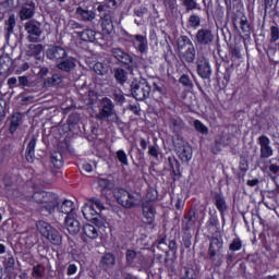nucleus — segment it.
<instances>
[{"label":"nucleus","mask_w":279,"mask_h":279,"mask_svg":"<svg viewBox=\"0 0 279 279\" xmlns=\"http://www.w3.org/2000/svg\"><path fill=\"white\" fill-rule=\"evenodd\" d=\"M33 199L40 205V211L53 215L58 208V196L51 192H35Z\"/></svg>","instance_id":"1"},{"label":"nucleus","mask_w":279,"mask_h":279,"mask_svg":"<svg viewBox=\"0 0 279 279\" xmlns=\"http://www.w3.org/2000/svg\"><path fill=\"white\" fill-rule=\"evenodd\" d=\"M116 199L122 208H136L141 206L143 197L141 193L134 191H126L125 189H119L116 192Z\"/></svg>","instance_id":"2"},{"label":"nucleus","mask_w":279,"mask_h":279,"mask_svg":"<svg viewBox=\"0 0 279 279\" xmlns=\"http://www.w3.org/2000/svg\"><path fill=\"white\" fill-rule=\"evenodd\" d=\"M223 240L219 238H210L207 256L214 267L223 265Z\"/></svg>","instance_id":"3"},{"label":"nucleus","mask_w":279,"mask_h":279,"mask_svg":"<svg viewBox=\"0 0 279 279\" xmlns=\"http://www.w3.org/2000/svg\"><path fill=\"white\" fill-rule=\"evenodd\" d=\"M36 226L41 236L50 241L52 245H62V234L59 230L43 220H39Z\"/></svg>","instance_id":"4"},{"label":"nucleus","mask_w":279,"mask_h":279,"mask_svg":"<svg viewBox=\"0 0 279 279\" xmlns=\"http://www.w3.org/2000/svg\"><path fill=\"white\" fill-rule=\"evenodd\" d=\"M97 121H104V119H110L111 123H119V114L114 109V102L110 98L101 99V109L96 114Z\"/></svg>","instance_id":"5"},{"label":"nucleus","mask_w":279,"mask_h":279,"mask_svg":"<svg viewBox=\"0 0 279 279\" xmlns=\"http://www.w3.org/2000/svg\"><path fill=\"white\" fill-rule=\"evenodd\" d=\"M131 93L137 101H145L151 93V86L145 78L134 80L131 83Z\"/></svg>","instance_id":"6"},{"label":"nucleus","mask_w":279,"mask_h":279,"mask_svg":"<svg viewBox=\"0 0 279 279\" xmlns=\"http://www.w3.org/2000/svg\"><path fill=\"white\" fill-rule=\"evenodd\" d=\"M21 5L17 13L21 21H32L36 14V2L34 0H17Z\"/></svg>","instance_id":"7"},{"label":"nucleus","mask_w":279,"mask_h":279,"mask_svg":"<svg viewBox=\"0 0 279 279\" xmlns=\"http://www.w3.org/2000/svg\"><path fill=\"white\" fill-rule=\"evenodd\" d=\"M24 29L28 34L27 40L29 43H38V39L43 36V23L36 20L26 22Z\"/></svg>","instance_id":"8"},{"label":"nucleus","mask_w":279,"mask_h":279,"mask_svg":"<svg viewBox=\"0 0 279 279\" xmlns=\"http://www.w3.org/2000/svg\"><path fill=\"white\" fill-rule=\"evenodd\" d=\"M196 45L210 47L215 43V33L210 28H199L194 37Z\"/></svg>","instance_id":"9"},{"label":"nucleus","mask_w":279,"mask_h":279,"mask_svg":"<svg viewBox=\"0 0 279 279\" xmlns=\"http://www.w3.org/2000/svg\"><path fill=\"white\" fill-rule=\"evenodd\" d=\"M259 145V158L260 160H267L274 156V148L271 147V140L266 135H260L257 138Z\"/></svg>","instance_id":"10"},{"label":"nucleus","mask_w":279,"mask_h":279,"mask_svg":"<svg viewBox=\"0 0 279 279\" xmlns=\"http://www.w3.org/2000/svg\"><path fill=\"white\" fill-rule=\"evenodd\" d=\"M197 74L203 80H210L213 75V70L210 69V61L204 56H198L196 59Z\"/></svg>","instance_id":"11"},{"label":"nucleus","mask_w":279,"mask_h":279,"mask_svg":"<svg viewBox=\"0 0 279 279\" xmlns=\"http://www.w3.org/2000/svg\"><path fill=\"white\" fill-rule=\"evenodd\" d=\"M142 215L145 219V223L153 226L154 221H156V205L151 202L143 203Z\"/></svg>","instance_id":"12"},{"label":"nucleus","mask_w":279,"mask_h":279,"mask_svg":"<svg viewBox=\"0 0 279 279\" xmlns=\"http://www.w3.org/2000/svg\"><path fill=\"white\" fill-rule=\"evenodd\" d=\"M69 53H66V49L61 46H50L46 51V57L48 60H52V62H59V60H64Z\"/></svg>","instance_id":"13"},{"label":"nucleus","mask_w":279,"mask_h":279,"mask_svg":"<svg viewBox=\"0 0 279 279\" xmlns=\"http://www.w3.org/2000/svg\"><path fill=\"white\" fill-rule=\"evenodd\" d=\"M82 213H83V217L85 219H87V221H94V223H96V226H98V228H101V226H104V223H101V221H99V211L97 209H95V207L93 205H88L86 204L83 208H82Z\"/></svg>","instance_id":"14"},{"label":"nucleus","mask_w":279,"mask_h":279,"mask_svg":"<svg viewBox=\"0 0 279 279\" xmlns=\"http://www.w3.org/2000/svg\"><path fill=\"white\" fill-rule=\"evenodd\" d=\"M111 53L116 60L122 62V64H132L134 62V58L130 56L128 52L123 51L121 48H112Z\"/></svg>","instance_id":"15"},{"label":"nucleus","mask_w":279,"mask_h":279,"mask_svg":"<svg viewBox=\"0 0 279 279\" xmlns=\"http://www.w3.org/2000/svg\"><path fill=\"white\" fill-rule=\"evenodd\" d=\"M114 13L112 11H108L101 17V27L106 34H110L112 29H114Z\"/></svg>","instance_id":"16"},{"label":"nucleus","mask_w":279,"mask_h":279,"mask_svg":"<svg viewBox=\"0 0 279 279\" xmlns=\"http://www.w3.org/2000/svg\"><path fill=\"white\" fill-rule=\"evenodd\" d=\"M76 16L78 21H83V23H93L97 14H95V11L93 10H86V9H83L82 7H78L76 9Z\"/></svg>","instance_id":"17"},{"label":"nucleus","mask_w":279,"mask_h":279,"mask_svg":"<svg viewBox=\"0 0 279 279\" xmlns=\"http://www.w3.org/2000/svg\"><path fill=\"white\" fill-rule=\"evenodd\" d=\"M195 223H197V216H195V211H189L182 220V230L184 232H189V230L195 228Z\"/></svg>","instance_id":"18"},{"label":"nucleus","mask_w":279,"mask_h":279,"mask_svg":"<svg viewBox=\"0 0 279 279\" xmlns=\"http://www.w3.org/2000/svg\"><path fill=\"white\" fill-rule=\"evenodd\" d=\"M36 136H32L27 147H26V153H25V158L27 162H34V159L36 158V143H37Z\"/></svg>","instance_id":"19"},{"label":"nucleus","mask_w":279,"mask_h":279,"mask_svg":"<svg viewBox=\"0 0 279 279\" xmlns=\"http://www.w3.org/2000/svg\"><path fill=\"white\" fill-rule=\"evenodd\" d=\"M12 58L8 54H3L0 57V75H8L12 69Z\"/></svg>","instance_id":"20"},{"label":"nucleus","mask_w":279,"mask_h":279,"mask_svg":"<svg viewBox=\"0 0 279 279\" xmlns=\"http://www.w3.org/2000/svg\"><path fill=\"white\" fill-rule=\"evenodd\" d=\"M65 228L70 234H77V232H80V228H81L80 220H77L71 216H66L65 217Z\"/></svg>","instance_id":"21"},{"label":"nucleus","mask_w":279,"mask_h":279,"mask_svg":"<svg viewBox=\"0 0 279 279\" xmlns=\"http://www.w3.org/2000/svg\"><path fill=\"white\" fill-rule=\"evenodd\" d=\"M116 263H117V258L112 255V253L105 254L100 259V266L106 271H108V269H112Z\"/></svg>","instance_id":"22"},{"label":"nucleus","mask_w":279,"mask_h":279,"mask_svg":"<svg viewBox=\"0 0 279 279\" xmlns=\"http://www.w3.org/2000/svg\"><path fill=\"white\" fill-rule=\"evenodd\" d=\"M76 35L84 43H95V40H97V36L99 34H96L95 31L88 28V29H85L82 32H77Z\"/></svg>","instance_id":"23"},{"label":"nucleus","mask_w":279,"mask_h":279,"mask_svg":"<svg viewBox=\"0 0 279 279\" xmlns=\"http://www.w3.org/2000/svg\"><path fill=\"white\" fill-rule=\"evenodd\" d=\"M134 47L140 51V53H147V37L143 35H134Z\"/></svg>","instance_id":"24"},{"label":"nucleus","mask_w":279,"mask_h":279,"mask_svg":"<svg viewBox=\"0 0 279 279\" xmlns=\"http://www.w3.org/2000/svg\"><path fill=\"white\" fill-rule=\"evenodd\" d=\"M57 69H59V71H63L64 73H71V71L75 69V59L68 58L63 61H60L57 64Z\"/></svg>","instance_id":"25"},{"label":"nucleus","mask_w":279,"mask_h":279,"mask_svg":"<svg viewBox=\"0 0 279 279\" xmlns=\"http://www.w3.org/2000/svg\"><path fill=\"white\" fill-rule=\"evenodd\" d=\"M178 156L182 162H189L193 158V149L189 145H184L178 150Z\"/></svg>","instance_id":"26"},{"label":"nucleus","mask_w":279,"mask_h":279,"mask_svg":"<svg viewBox=\"0 0 279 279\" xmlns=\"http://www.w3.org/2000/svg\"><path fill=\"white\" fill-rule=\"evenodd\" d=\"M113 77L118 84L123 86L128 82V71L121 68L113 69Z\"/></svg>","instance_id":"27"},{"label":"nucleus","mask_w":279,"mask_h":279,"mask_svg":"<svg viewBox=\"0 0 279 279\" xmlns=\"http://www.w3.org/2000/svg\"><path fill=\"white\" fill-rule=\"evenodd\" d=\"M45 51V46L43 44H31L28 45V53L34 56L37 60H40L43 56H40Z\"/></svg>","instance_id":"28"},{"label":"nucleus","mask_w":279,"mask_h":279,"mask_svg":"<svg viewBox=\"0 0 279 279\" xmlns=\"http://www.w3.org/2000/svg\"><path fill=\"white\" fill-rule=\"evenodd\" d=\"M83 233L87 239L95 240L99 236V230L93 225H85L83 227Z\"/></svg>","instance_id":"29"},{"label":"nucleus","mask_w":279,"mask_h":279,"mask_svg":"<svg viewBox=\"0 0 279 279\" xmlns=\"http://www.w3.org/2000/svg\"><path fill=\"white\" fill-rule=\"evenodd\" d=\"M2 265H3L4 271L7 274H12V271H14V267L16 265L14 256H12V254H8V256L4 257Z\"/></svg>","instance_id":"30"},{"label":"nucleus","mask_w":279,"mask_h":279,"mask_svg":"<svg viewBox=\"0 0 279 279\" xmlns=\"http://www.w3.org/2000/svg\"><path fill=\"white\" fill-rule=\"evenodd\" d=\"M21 123H23V116L19 112L14 113L11 117V124H10L11 134H14V132H16V130H19Z\"/></svg>","instance_id":"31"},{"label":"nucleus","mask_w":279,"mask_h":279,"mask_svg":"<svg viewBox=\"0 0 279 279\" xmlns=\"http://www.w3.org/2000/svg\"><path fill=\"white\" fill-rule=\"evenodd\" d=\"M51 165H53L54 169H62V165H64V158L62 157V153L54 151L50 156Z\"/></svg>","instance_id":"32"},{"label":"nucleus","mask_w":279,"mask_h":279,"mask_svg":"<svg viewBox=\"0 0 279 279\" xmlns=\"http://www.w3.org/2000/svg\"><path fill=\"white\" fill-rule=\"evenodd\" d=\"M182 62H187L189 64H192V62H195V47L190 46L185 52L181 56Z\"/></svg>","instance_id":"33"},{"label":"nucleus","mask_w":279,"mask_h":279,"mask_svg":"<svg viewBox=\"0 0 279 279\" xmlns=\"http://www.w3.org/2000/svg\"><path fill=\"white\" fill-rule=\"evenodd\" d=\"M215 199V206L219 210V213H226L227 206H226V198H223V195L219 193L214 194Z\"/></svg>","instance_id":"34"},{"label":"nucleus","mask_w":279,"mask_h":279,"mask_svg":"<svg viewBox=\"0 0 279 279\" xmlns=\"http://www.w3.org/2000/svg\"><path fill=\"white\" fill-rule=\"evenodd\" d=\"M169 128L174 134H180V132H182V128H184V122L180 119L171 118L169 120Z\"/></svg>","instance_id":"35"},{"label":"nucleus","mask_w":279,"mask_h":279,"mask_svg":"<svg viewBox=\"0 0 279 279\" xmlns=\"http://www.w3.org/2000/svg\"><path fill=\"white\" fill-rule=\"evenodd\" d=\"M75 208V205L72 201L65 199L62 202L61 206L59 207V211H61L63 215H71L73 213V209Z\"/></svg>","instance_id":"36"},{"label":"nucleus","mask_w":279,"mask_h":279,"mask_svg":"<svg viewBox=\"0 0 279 279\" xmlns=\"http://www.w3.org/2000/svg\"><path fill=\"white\" fill-rule=\"evenodd\" d=\"M126 264L132 267L136 258H141V253H136L134 250H128L125 253Z\"/></svg>","instance_id":"37"},{"label":"nucleus","mask_w":279,"mask_h":279,"mask_svg":"<svg viewBox=\"0 0 279 279\" xmlns=\"http://www.w3.org/2000/svg\"><path fill=\"white\" fill-rule=\"evenodd\" d=\"M16 26V17H14V15H11L7 23H5V32H7V36H10V34L14 33V27Z\"/></svg>","instance_id":"38"},{"label":"nucleus","mask_w":279,"mask_h":279,"mask_svg":"<svg viewBox=\"0 0 279 279\" xmlns=\"http://www.w3.org/2000/svg\"><path fill=\"white\" fill-rule=\"evenodd\" d=\"M187 25H190V27H192L193 29H197V27L202 25V17H199V15L196 14L190 15Z\"/></svg>","instance_id":"39"},{"label":"nucleus","mask_w":279,"mask_h":279,"mask_svg":"<svg viewBox=\"0 0 279 279\" xmlns=\"http://www.w3.org/2000/svg\"><path fill=\"white\" fill-rule=\"evenodd\" d=\"M98 186H100L102 191H111V189H114V183L108 179H99Z\"/></svg>","instance_id":"40"},{"label":"nucleus","mask_w":279,"mask_h":279,"mask_svg":"<svg viewBox=\"0 0 279 279\" xmlns=\"http://www.w3.org/2000/svg\"><path fill=\"white\" fill-rule=\"evenodd\" d=\"M94 71L97 75H106L108 73V66L101 62H97L94 64Z\"/></svg>","instance_id":"41"},{"label":"nucleus","mask_w":279,"mask_h":279,"mask_svg":"<svg viewBox=\"0 0 279 279\" xmlns=\"http://www.w3.org/2000/svg\"><path fill=\"white\" fill-rule=\"evenodd\" d=\"M240 27L243 32V34L250 35L251 32V26H250V22H247V17L242 16L240 20Z\"/></svg>","instance_id":"42"},{"label":"nucleus","mask_w":279,"mask_h":279,"mask_svg":"<svg viewBox=\"0 0 279 279\" xmlns=\"http://www.w3.org/2000/svg\"><path fill=\"white\" fill-rule=\"evenodd\" d=\"M242 247H243V242L239 238L233 239V241L229 245V250L231 252H239V250H241Z\"/></svg>","instance_id":"43"},{"label":"nucleus","mask_w":279,"mask_h":279,"mask_svg":"<svg viewBox=\"0 0 279 279\" xmlns=\"http://www.w3.org/2000/svg\"><path fill=\"white\" fill-rule=\"evenodd\" d=\"M196 132H199V134H208V128L204 125V123H202V121L199 120H195L193 123Z\"/></svg>","instance_id":"44"},{"label":"nucleus","mask_w":279,"mask_h":279,"mask_svg":"<svg viewBox=\"0 0 279 279\" xmlns=\"http://www.w3.org/2000/svg\"><path fill=\"white\" fill-rule=\"evenodd\" d=\"M186 45H189L190 47H193V41H191V39L187 36H181L178 39L179 49H184V47H186Z\"/></svg>","instance_id":"45"},{"label":"nucleus","mask_w":279,"mask_h":279,"mask_svg":"<svg viewBox=\"0 0 279 279\" xmlns=\"http://www.w3.org/2000/svg\"><path fill=\"white\" fill-rule=\"evenodd\" d=\"M92 206H96V210L98 213H101L104 210V203L101 202V199L97 198V197H92L89 199Z\"/></svg>","instance_id":"46"},{"label":"nucleus","mask_w":279,"mask_h":279,"mask_svg":"<svg viewBox=\"0 0 279 279\" xmlns=\"http://www.w3.org/2000/svg\"><path fill=\"white\" fill-rule=\"evenodd\" d=\"M183 5L187 10V12L197 10V1L195 0H183Z\"/></svg>","instance_id":"47"},{"label":"nucleus","mask_w":279,"mask_h":279,"mask_svg":"<svg viewBox=\"0 0 279 279\" xmlns=\"http://www.w3.org/2000/svg\"><path fill=\"white\" fill-rule=\"evenodd\" d=\"M279 40V28L278 26L270 27V43H278Z\"/></svg>","instance_id":"48"},{"label":"nucleus","mask_w":279,"mask_h":279,"mask_svg":"<svg viewBox=\"0 0 279 279\" xmlns=\"http://www.w3.org/2000/svg\"><path fill=\"white\" fill-rule=\"evenodd\" d=\"M116 156L119 162H121V165L128 166V155L124 150H118L116 153Z\"/></svg>","instance_id":"49"},{"label":"nucleus","mask_w":279,"mask_h":279,"mask_svg":"<svg viewBox=\"0 0 279 279\" xmlns=\"http://www.w3.org/2000/svg\"><path fill=\"white\" fill-rule=\"evenodd\" d=\"M179 82H180V84H182L183 86H186L187 88H193V81H191V78L186 74H183L179 78Z\"/></svg>","instance_id":"50"},{"label":"nucleus","mask_w":279,"mask_h":279,"mask_svg":"<svg viewBox=\"0 0 279 279\" xmlns=\"http://www.w3.org/2000/svg\"><path fill=\"white\" fill-rule=\"evenodd\" d=\"M48 84H51L52 86L62 84V76L60 74H53L50 78H48Z\"/></svg>","instance_id":"51"},{"label":"nucleus","mask_w":279,"mask_h":279,"mask_svg":"<svg viewBox=\"0 0 279 279\" xmlns=\"http://www.w3.org/2000/svg\"><path fill=\"white\" fill-rule=\"evenodd\" d=\"M148 10L145 7H140L137 9H134V16H137V19H143L145 14H147Z\"/></svg>","instance_id":"52"},{"label":"nucleus","mask_w":279,"mask_h":279,"mask_svg":"<svg viewBox=\"0 0 279 279\" xmlns=\"http://www.w3.org/2000/svg\"><path fill=\"white\" fill-rule=\"evenodd\" d=\"M34 278H43V266H35L33 268Z\"/></svg>","instance_id":"53"},{"label":"nucleus","mask_w":279,"mask_h":279,"mask_svg":"<svg viewBox=\"0 0 279 279\" xmlns=\"http://www.w3.org/2000/svg\"><path fill=\"white\" fill-rule=\"evenodd\" d=\"M68 276H73L77 274V266L75 264H70L66 268Z\"/></svg>","instance_id":"54"},{"label":"nucleus","mask_w":279,"mask_h":279,"mask_svg":"<svg viewBox=\"0 0 279 279\" xmlns=\"http://www.w3.org/2000/svg\"><path fill=\"white\" fill-rule=\"evenodd\" d=\"M230 53H231L232 58H235V60H239L241 58V50L236 47H232L230 49Z\"/></svg>","instance_id":"55"},{"label":"nucleus","mask_w":279,"mask_h":279,"mask_svg":"<svg viewBox=\"0 0 279 279\" xmlns=\"http://www.w3.org/2000/svg\"><path fill=\"white\" fill-rule=\"evenodd\" d=\"M113 99L117 101V104H123L125 101V96H123L121 93H114Z\"/></svg>","instance_id":"56"},{"label":"nucleus","mask_w":279,"mask_h":279,"mask_svg":"<svg viewBox=\"0 0 279 279\" xmlns=\"http://www.w3.org/2000/svg\"><path fill=\"white\" fill-rule=\"evenodd\" d=\"M20 86H29V78L27 76H19Z\"/></svg>","instance_id":"57"},{"label":"nucleus","mask_w":279,"mask_h":279,"mask_svg":"<svg viewBox=\"0 0 279 279\" xmlns=\"http://www.w3.org/2000/svg\"><path fill=\"white\" fill-rule=\"evenodd\" d=\"M148 154L149 156H153V158H158V148H156L155 146H149L148 147Z\"/></svg>","instance_id":"58"},{"label":"nucleus","mask_w":279,"mask_h":279,"mask_svg":"<svg viewBox=\"0 0 279 279\" xmlns=\"http://www.w3.org/2000/svg\"><path fill=\"white\" fill-rule=\"evenodd\" d=\"M178 0H163V3L170 8V10H173L175 8V3Z\"/></svg>","instance_id":"59"},{"label":"nucleus","mask_w":279,"mask_h":279,"mask_svg":"<svg viewBox=\"0 0 279 279\" xmlns=\"http://www.w3.org/2000/svg\"><path fill=\"white\" fill-rule=\"evenodd\" d=\"M268 169H269V172H270V173H275V174L279 173V166H278V165L271 163V165L268 167Z\"/></svg>","instance_id":"60"},{"label":"nucleus","mask_w":279,"mask_h":279,"mask_svg":"<svg viewBox=\"0 0 279 279\" xmlns=\"http://www.w3.org/2000/svg\"><path fill=\"white\" fill-rule=\"evenodd\" d=\"M233 8L238 10H243V1L242 0H233Z\"/></svg>","instance_id":"61"},{"label":"nucleus","mask_w":279,"mask_h":279,"mask_svg":"<svg viewBox=\"0 0 279 279\" xmlns=\"http://www.w3.org/2000/svg\"><path fill=\"white\" fill-rule=\"evenodd\" d=\"M106 3L110 8H117V5H119V0H106Z\"/></svg>","instance_id":"62"},{"label":"nucleus","mask_w":279,"mask_h":279,"mask_svg":"<svg viewBox=\"0 0 279 279\" xmlns=\"http://www.w3.org/2000/svg\"><path fill=\"white\" fill-rule=\"evenodd\" d=\"M259 180L258 179H253V180H248L246 182L247 186H257V184H259Z\"/></svg>","instance_id":"63"},{"label":"nucleus","mask_w":279,"mask_h":279,"mask_svg":"<svg viewBox=\"0 0 279 279\" xmlns=\"http://www.w3.org/2000/svg\"><path fill=\"white\" fill-rule=\"evenodd\" d=\"M83 171H85L86 173H90V171H93V166L90 163H84Z\"/></svg>","instance_id":"64"}]
</instances>
